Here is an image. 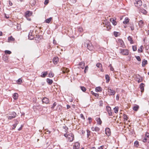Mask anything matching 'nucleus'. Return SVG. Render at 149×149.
Returning <instances> with one entry per match:
<instances>
[{"instance_id": "nucleus-1", "label": "nucleus", "mask_w": 149, "mask_h": 149, "mask_svg": "<svg viewBox=\"0 0 149 149\" xmlns=\"http://www.w3.org/2000/svg\"><path fill=\"white\" fill-rule=\"evenodd\" d=\"M84 45L85 47H87L90 51H92L94 49V48L92 44L88 40H86L84 42Z\"/></svg>"}, {"instance_id": "nucleus-2", "label": "nucleus", "mask_w": 149, "mask_h": 149, "mask_svg": "<svg viewBox=\"0 0 149 149\" xmlns=\"http://www.w3.org/2000/svg\"><path fill=\"white\" fill-rule=\"evenodd\" d=\"M104 26L106 27V30L109 31L111 29V26L110 24V23L107 20H104L103 22Z\"/></svg>"}, {"instance_id": "nucleus-3", "label": "nucleus", "mask_w": 149, "mask_h": 149, "mask_svg": "<svg viewBox=\"0 0 149 149\" xmlns=\"http://www.w3.org/2000/svg\"><path fill=\"white\" fill-rule=\"evenodd\" d=\"M64 136L68 139V140H69L70 142L72 141L74 139V135L72 133H70L68 135L65 134H64Z\"/></svg>"}, {"instance_id": "nucleus-4", "label": "nucleus", "mask_w": 149, "mask_h": 149, "mask_svg": "<svg viewBox=\"0 0 149 149\" xmlns=\"http://www.w3.org/2000/svg\"><path fill=\"white\" fill-rule=\"evenodd\" d=\"M32 13H33L32 12L29 11H27L25 12V16L27 20L29 21H30L31 20V19L29 18V17L31 16Z\"/></svg>"}, {"instance_id": "nucleus-5", "label": "nucleus", "mask_w": 149, "mask_h": 149, "mask_svg": "<svg viewBox=\"0 0 149 149\" xmlns=\"http://www.w3.org/2000/svg\"><path fill=\"white\" fill-rule=\"evenodd\" d=\"M120 53L124 55H127L129 54V51L127 49H120Z\"/></svg>"}, {"instance_id": "nucleus-6", "label": "nucleus", "mask_w": 149, "mask_h": 149, "mask_svg": "<svg viewBox=\"0 0 149 149\" xmlns=\"http://www.w3.org/2000/svg\"><path fill=\"white\" fill-rule=\"evenodd\" d=\"M107 90L108 94L109 95H114L116 93L115 91L111 89L110 87H108Z\"/></svg>"}, {"instance_id": "nucleus-7", "label": "nucleus", "mask_w": 149, "mask_h": 149, "mask_svg": "<svg viewBox=\"0 0 149 149\" xmlns=\"http://www.w3.org/2000/svg\"><path fill=\"white\" fill-rule=\"evenodd\" d=\"M136 1L135 2V5L136 6L139 7L142 5V2L140 0H135Z\"/></svg>"}, {"instance_id": "nucleus-8", "label": "nucleus", "mask_w": 149, "mask_h": 149, "mask_svg": "<svg viewBox=\"0 0 149 149\" xmlns=\"http://www.w3.org/2000/svg\"><path fill=\"white\" fill-rule=\"evenodd\" d=\"M17 114L16 113L14 112H12L11 114H10V116H7L8 118V119L11 120L12 118H15Z\"/></svg>"}, {"instance_id": "nucleus-9", "label": "nucleus", "mask_w": 149, "mask_h": 149, "mask_svg": "<svg viewBox=\"0 0 149 149\" xmlns=\"http://www.w3.org/2000/svg\"><path fill=\"white\" fill-rule=\"evenodd\" d=\"M33 31L31 30L29 33L28 38L30 40H33L34 38L33 35Z\"/></svg>"}, {"instance_id": "nucleus-10", "label": "nucleus", "mask_w": 149, "mask_h": 149, "mask_svg": "<svg viewBox=\"0 0 149 149\" xmlns=\"http://www.w3.org/2000/svg\"><path fill=\"white\" fill-rule=\"evenodd\" d=\"M62 72L63 73H68L69 72V70L68 68H61Z\"/></svg>"}, {"instance_id": "nucleus-11", "label": "nucleus", "mask_w": 149, "mask_h": 149, "mask_svg": "<svg viewBox=\"0 0 149 149\" xmlns=\"http://www.w3.org/2000/svg\"><path fill=\"white\" fill-rule=\"evenodd\" d=\"M106 109L109 115L110 116H111L112 115V113L111 111V107L109 106H107L106 107Z\"/></svg>"}, {"instance_id": "nucleus-12", "label": "nucleus", "mask_w": 149, "mask_h": 149, "mask_svg": "<svg viewBox=\"0 0 149 149\" xmlns=\"http://www.w3.org/2000/svg\"><path fill=\"white\" fill-rule=\"evenodd\" d=\"M118 44L121 47H123L124 43L123 41L121 39H119L118 40Z\"/></svg>"}, {"instance_id": "nucleus-13", "label": "nucleus", "mask_w": 149, "mask_h": 149, "mask_svg": "<svg viewBox=\"0 0 149 149\" xmlns=\"http://www.w3.org/2000/svg\"><path fill=\"white\" fill-rule=\"evenodd\" d=\"M41 36L39 35H36V37H35V40H36L37 42H39L41 40Z\"/></svg>"}, {"instance_id": "nucleus-14", "label": "nucleus", "mask_w": 149, "mask_h": 149, "mask_svg": "<svg viewBox=\"0 0 149 149\" xmlns=\"http://www.w3.org/2000/svg\"><path fill=\"white\" fill-rule=\"evenodd\" d=\"M85 63L84 62H81L79 64V68H81L83 69L85 66Z\"/></svg>"}, {"instance_id": "nucleus-15", "label": "nucleus", "mask_w": 149, "mask_h": 149, "mask_svg": "<svg viewBox=\"0 0 149 149\" xmlns=\"http://www.w3.org/2000/svg\"><path fill=\"white\" fill-rule=\"evenodd\" d=\"M111 131L110 129L109 128H106L105 129V134L108 136L110 135Z\"/></svg>"}, {"instance_id": "nucleus-16", "label": "nucleus", "mask_w": 149, "mask_h": 149, "mask_svg": "<svg viewBox=\"0 0 149 149\" xmlns=\"http://www.w3.org/2000/svg\"><path fill=\"white\" fill-rule=\"evenodd\" d=\"M42 101L43 103L47 104L49 102V100L46 97H44L42 100Z\"/></svg>"}, {"instance_id": "nucleus-17", "label": "nucleus", "mask_w": 149, "mask_h": 149, "mask_svg": "<svg viewBox=\"0 0 149 149\" xmlns=\"http://www.w3.org/2000/svg\"><path fill=\"white\" fill-rule=\"evenodd\" d=\"M58 61V58L57 57H55L53 58V61L55 64H57Z\"/></svg>"}, {"instance_id": "nucleus-18", "label": "nucleus", "mask_w": 149, "mask_h": 149, "mask_svg": "<svg viewBox=\"0 0 149 149\" xmlns=\"http://www.w3.org/2000/svg\"><path fill=\"white\" fill-rule=\"evenodd\" d=\"M143 20H141L139 22V25L140 27L142 28L144 24H143Z\"/></svg>"}, {"instance_id": "nucleus-19", "label": "nucleus", "mask_w": 149, "mask_h": 149, "mask_svg": "<svg viewBox=\"0 0 149 149\" xmlns=\"http://www.w3.org/2000/svg\"><path fill=\"white\" fill-rule=\"evenodd\" d=\"M47 74L48 73L47 71L43 72L41 73V77H45L47 76Z\"/></svg>"}, {"instance_id": "nucleus-20", "label": "nucleus", "mask_w": 149, "mask_h": 149, "mask_svg": "<svg viewBox=\"0 0 149 149\" xmlns=\"http://www.w3.org/2000/svg\"><path fill=\"white\" fill-rule=\"evenodd\" d=\"M139 76V77L136 78V81H137L138 83H140L142 81L143 79L142 77Z\"/></svg>"}, {"instance_id": "nucleus-21", "label": "nucleus", "mask_w": 149, "mask_h": 149, "mask_svg": "<svg viewBox=\"0 0 149 149\" xmlns=\"http://www.w3.org/2000/svg\"><path fill=\"white\" fill-rule=\"evenodd\" d=\"M14 121L15 123V124L13 125V127L12 128L13 129H14L16 127V126H17V125L19 123V122L17 120H15Z\"/></svg>"}, {"instance_id": "nucleus-22", "label": "nucleus", "mask_w": 149, "mask_h": 149, "mask_svg": "<svg viewBox=\"0 0 149 149\" xmlns=\"http://www.w3.org/2000/svg\"><path fill=\"white\" fill-rule=\"evenodd\" d=\"M130 19L128 17L125 18V20L123 22V23L124 24H127L129 22Z\"/></svg>"}, {"instance_id": "nucleus-23", "label": "nucleus", "mask_w": 149, "mask_h": 149, "mask_svg": "<svg viewBox=\"0 0 149 149\" xmlns=\"http://www.w3.org/2000/svg\"><path fill=\"white\" fill-rule=\"evenodd\" d=\"M110 20V22H112L113 25L115 26L116 25L117 22L113 19L111 18Z\"/></svg>"}, {"instance_id": "nucleus-24", "label": "nucleus", "mask_w": 149, "mask_h": 149, "mask_svg": "<svg viewBox=\"0 0 149 149\" xmlns=\"http://www.w3.org/2000/svg\"><path fill=\"white\" fill-rule=\"evenodd\" d=\"M96 120L98 124L100 125L102 124V121L100 118H96Z\"/></svg>"}, {"instance_id": "nucleus-25", "label": "nucleus", "mask_w": 149, "mask_h": 149, "mask_svg": "<svg viewBox=\"0 0 149 149\" xmlns=\"http://www.w3.org/2000/svg\"><path fill=\"white\" fill-rule=\"evenodd\" d=\"M13 97L14 100H17L18 97V94L17 93H14L13 95Z\"/></svg>"}, {"instance_id": "nucleus-26", "label": "nucleus", "mask_w": 149, "mask_h": 149, "mask_svg": "<svg viewBox=\"0 0 149 149\" xmlns=\"http://www.w3.org/2000/svg\"><path fill=\"white\" fill-rule=\"evenodd\" d=\"M147 63V61L146 60L144 59L142 62V66L143 67H144Z\"/></svg>"}, {"instance_id": "nucleus-27", "label": "nucleus", "mask_w": 149, "mask_h": 149, "mask_svg": "<svg viewBox=\"0 0 149 149\" xmlns=\"http://www.w3.org/2000/svg\"><path fill=\"white\" fill-rule=\"evenodd\" d=\"M145 85L143 83H141L140 85V88L141 90V92H142L144 90V87Z\"/></svg>"}, {"instance_id": "nucleus-28", "label": "nucleus", "mask_w": 149, "mask_h": 149, "mask_svg": "<svg viewBox=\"0 0 149 149\" xmlns=\"http://www.w3.org/2000/svg\"><path fill=\"white\" fill-rule=\"evenodd\" d=\"M130 28L131 30L133 31L134 29V26L133 23H130Z\"/></svg>"}, {"instance_id": "nucleus-29", "label": "nucleus", "mask_w": 149, "mask_h": 149, "mask_svg": "<svg viewBox=\"0 0 149 149\" xmlns=\"http://www.w3.org/2000/svg\"><path fill=\"white\" fill-rule=\"evenodd\" d=\"M95 91L97 92H100L102 91V88L100 87H97L95 88Z\"/></svg>"}, {"instance_id": "nucleus-30", "label": "nucleus", "mask_w": 149, "mask_h": 149, "mask_svg": "<svg viewBox=\"0 0 149 149\" xmlns=\"http://www.w3.org/2000/svg\"><path fill=\"white\" fill-rule=\"evenodd\" d=\"M139 108V106L138 105H136L135 106H134L133 107V109L135 111H136L138 110Z\"/></svg>"}, {"instance_id": "nucleus-31", "label": "nucleus", "mask_w": 149, "mask_h": 149, "mask_svg": "<svg viewBox=\"0 0 149 149\" xmlns=\"http://www.w3.org/2000/svg\"><path fill=\"white\" fill-rule=\"evenodd\" d=\"M8 56H7V54H4L3 57V58L4 61H6L8 59Z\"/></svg>"}, {"instance_id": "nucleus-32", "label": "nucleus", "mask_w": 149, "mask_h": 149, "mask_svg": "<svg viewBox=\"0 0 149 149\" xmlns=\"http://www.w3.org/2000/svg\"><path fill=\"white\" fill-rule=\"evenodd\" d=\"M52 19V18L51 17H50L46 19L45 20V22L46 23H50V22Z\"/></svg>"}, {"instance_id": "nucleus-33", "label": "nucleus", "mask_w": 149, "mask_h": 149, "mask_svg": "<svg viewBox=\"0 0 149 149\" xmlns=\"http://www.w3.org/2000/svg\"><path fill=\"white\" fill-rule=\"evenodd\" d=\"M127 39L128 40L130 41L131 44L133 43V42L132 40V38L131 36H129L127 38Z\"/></svg>"}, {"instance_id": "nucleus-34", "label": "nucleus", "mask_w": 149, "mask_h": 149, "mask_svg": "<svg viewBox=\"0 0 149 149\" xmlns=\"http://www.w3.org/2000/svg\"><path fill=\"white\" fill-rule=\"evenodd\" d=\"M8 42L10 41H13L15 40V39L12 36H11L8 37Z\"/></svg>"}, {"instance_id": "nucleus-35", "label": "nucleus", "mask_w": 149, "mask_h": 149, "mask_svg": "<svg viewBox=\"0 0 149 149\" xmlns=\"http://www.w3.org/2000/svg\"><path fill=\"white\" fill-rule=\"evenodd\" d=\"M140 11L144 14H146L147 12L146 10L143 8L140 9Z\"/></svg>"}, {"instance_id": "nucleus-36", "label": "nucleus", "mask_w": 149, "mask_h": 149, "mask_svg": "<svg viewBox=\"0 0 149 149\" xmlns=\"http://www.w3.org/2000/svg\"><path fill=\"white\" fill-rule=\"evenodd\" d=\"M105 77L106 79L107 80L106 82L107 83H108L109 82L110 80L109 77V76L107 74H106L105 75Z\"/></svg>"}, {"instance_id": "nucleus-37", "label": "nucleus", "mask_w": 149, "mask_h": 149, "mask_svg": "<svg viewBox=\"0 0 149 149\" xmlns=\"http://www.w3.org/2000/svg\"><path fill=\"white\" fill-rule=\"evenodd\" d=\"M47 81L50 85L51 84L53 83L52 80L48 78L47 79Z\"/></svg>"}, {"instance_id": "nucleus-38", "label": "nucleus", "mask_w": 149, "mask_h": 149, "mask_svg": "<svg viewBox=\"0 0 149 149\" xmlns=\"http://www.w3.org/2000/svg\"><path fill=\"white\" fill-rule=\"evenodd\" d=\"M138 51L139 52H143V47L141 45V46L140 48L139 49Z\"/></svg>"}, {"instance_id": "nucleus-39", "label": "nucleus", "mask_w": 149, "mask_h": 149, "mask_svg": "<svg viewBox=\"0 0 149 149\" xmlns=\"http://www.w3.org/2000/svg\"><path fill=\"white\" fill-rule=\"evenodd\" d=\"M75 147H76V148H79V144L78 142L75 143L74 145Z\"/></svg>"}, {"instance_id": "nucleus-40", "label": "nucleus", "mask_w": 149, "mask_h": 149, "mask_svg": "<svg viewBox=\"0 0 149 149\" xmlns=\"http://www.w3.org/2000/svg\"><path fill=\"white\" fill-rule=\"evenodd\" d=\"M118 107H116L114 108L113 109L114 111V112L115 113H117L118 112Z\"/></svg>"}, {"instance_id": "nucleus-41", "label": "nucleus", "mask_w": 149, "mask_h": 149, "mask_svg": "<svg viewBox=\"0 0 149 149\" xmlns=\"http://www.w3.org/2000/svg\"><path fill=\"white\" fill-rule=\"evenodd\" d=\"M54 76V74L52 72H50L49 74V77H53Z\"/></svg>"}, {"instance_id": "nucleus-42", "label": "nucleus", "mask_w": 149, "mask_h": 149, "mask_svg": "<svg viewBox=\"0 0 149 149\" xmlns=\"http://www.w3.org/2000/svg\"><path fill=\"white\" fill-rule=\"evenodd\" d=\"M17 83L18 84H21L22 82V81L21 78L19 79L17 81Z\"/></svg>"}, {"instance_id": "nucleus-43", "label": "nucleus", "mask_w": 149, "mask_h": 149, "mask_svg": "<svg viewBox=\"0 0 149 149\" xmlns=\"http://www.w3.org/2000/svg\"><path fill=\"white\" fill-rule=\"evenodd\" d=\"M5 54H10L11 53V52L9 50H5Z\"/></svg>"}, {"instance_id": "nucleus-44", "label": "nucleus", "mask_w": 149, "mask_h": 149, "mask_svg": "<svg viewBox=\"0 0 149 149\" xmlns=\"http://www.w3.org/2000/svg\"><path fill=\"white\" fill-rule=\"evenodd\" d=\"M114 35L116 37L118 36L119 35V32L115 31L113 33Z\"/></svg>"}, {"instance_id": "nucleus-45", "label": "nucleus", "mask_w": 149, "mask_h": 149, "mask_svg": "<svg viewBox=\"0 0 149 149\" xmlns=\"http://www.w3.org/2000/svg\"><path fill=\"white\" fill-rule=\"evenodd\" d=\"M139 143L138 141H136L134 142V145L135 146L137 147L139 145Z\"/></svg>"}, {"instance_id": "nucleus-46", "label": "nucleus", "mask_w": 149, "mask_h": 149, "mask_svg": "<svg viewBox=\"0 0 149 149\" xmlns=\"http://www.w3.org/2000/svg\"><path fill=\"white\" fill-rule=\"evenodd\" d=\"M80 88L81 90L83 92H85L86 91V89L85 87L84 86H81Z\"/></svg>"}, {"instance_id": "nucleus-47", "label": "nucleus", "mask_w": 149, "mask_h": 149, "mask_svg": "<svg viewBox=\"0 0 149 149\" xmlns=\"http://www.w3.org/2000/svg\"><path fill=\"white\" fill-rule=\"evenodd\" d=\"M135 58L136 59L139 61H141V59L140 58V57L139 56H135Z\"/></svg>"}, {"instance_id": "nucleus-48", "label": "nucleus", "mask_w": 149, "mask_h": 149, "mask_svg": "<svg viewBox=\"0 0 149 149\" xmlns=\"http://www.w3.org/2000/svg\"><path fill=\"white\" fill-rule=\"evenodd\" d=\"M94 130L95 131L98 132L100 130V128L97 127H95Z\"/></svg>"}, {"instance_id": "nucleus-49", "label": "nucleus", "mask_w": 149, "mask_h": 149, "mask_svg": "<svg viewBox=\"0 0 149 149\" xmlns=\"http://www.w3.org/2000/svg\"><path fill=\"white\" fill-rule=\"evenodd\" d=\"M96 66L98 68H100L102 67V65L100 63H97V64Z\"/></svg>"}, {"instance_id": "nucleus-50", "label": "nucleus", "mask_w": 149, "mask_h": 149, "mask_svg": "<svg viewBox=\"0 0 149 149\" xmlns=\"http://www.w3.org/2000/svg\"><path fill=\"white\" fill-rule=\"evenodd\" d=\"M56 102H54L53 103L52 106V107L51 108L53 109H54V107L55 106H56Z\"/></svg>"}, {"instance_id": "nucleus-51", "label": "nucleus", "mask_w": 149, "mask_h": 149, "mask_svg": "<svg viewBox=\"0 0 149 149\" xmlns=\"http://www.w3.org/2000/svg\"><path fill=\"white\" fill-rule=\"evenodd\" d=\"M146 49L148 53L149 54V46L147 45L146 47Z\"/></svg>"}, {"instance_id": "nucleus-52", "label": "nucleus", "mask_w": 149, "mask_h": 149, "mask_svg": "<svg viewBox=\"0 0 149 149\" xmlns=\"http://www.w3.org/2000/svg\"><path fill=\"white\" fill-rule=\"evenodd\" d=\"M132 47L133 51H135L136 50V46H133Z\"/></svg>"}, {"instance_id": "nucleus-53", "label": "nucleus", "mask_w": 149, "mask_h": 149, "mask_svg": "<svg viewBox=\"0 0 149 149\" xmlns=\"http://www.w3.org/2000/svg\"><path fill=\"white\" fill-rule=\"evenodd\" d=\"M109 67L110 68V70L111 71H113L114 70V69L113 67H112L111 65V64H110Z\"/></svg>"}, {"instance_id": "nucleus-54", "label": "nucleus", "mask_w": 149, "mask_h": 149, "mask_svg": "<svg viewBox=\"0 0 149 149\" xmlns=\"http://www.w3.org/2000/svg\"><path fill=\"white\" fill-rule=\"evenodd\" d=\"M124 121H127V117L126 115H124Z\"/></svg>"}, {"instance_id": "nucleus-55", "label": "nucleus", "mask_w": 149, "mask_h": 149, "mask_svg": "<svg viewBox=\"0 0 149 149\" xmlns=\"http://www.w3.org/2000/svg\"><path fill=\"white\" fill-rule=\"evenodd\" d=\"M87 137H88V136H89L90 135V131L89 130H87Z\"/></svg>"}, {"instance_id": "nucleus-56", "label": "nucleus", "mask_w": 149, "mask_h": 149, "mask_svg": "<svg viewBox=\"0 0 149 149\" xmlns=\"http://www.w3.org/2000/svg\"><path fill=\"white\" fill-rule=\"evenodd\" d=\"M88 68V66H86L85 67V70L84 71V72L85 73L86 72V71H87Z\"/></svg>"}, {"instance_id": "nucleus-57", "label": "nucleus", "mask_w": 149, "mask_h": 149, "mask_svg": "<svg viewBox=\"0 0 149 149\" xmlns=\"http://www.w3.org/2000/svg\"><path fill=\"white\" fill-rule=\"evenodd\" d=\"M49 1V0H45L44 2V4L45 5L47 4L48 3Z\"/></svg>"}, {"instance_id": "nucleus-58", "label": "nucleus", "mask_w": 149, "mask_h": 149, "mask_svg": "<svg viewBox=\"0 0 149 149\" xmlns=\"http://www.w3.org/2000/svg\"><path fill=\"white\" fill-rule=\"evenodd\" d=\"M78 31L80 32H81L83 31V29L82 28L79 27L78 28Z\"/></svg>"}, {"instance_id": "nucleus-59", "label": "nucleus", "mask_w": 149, "mask_h": 149, "mask_svg": "<svg viewBox=\"0 0 149 149\" xmlns=\"http://www.w3.org/2000/svg\"><path fill=\"white\" fill-rule=\"evenodd\" d=\"M147 138L146 137L145 138H144L143 140V142H147Z\"/></svg>"}, {"instance_id": "nucleus-60", "label": "nucleus", "mask_w": 149, "mask_h": 149, "mask_svg": "<svg viewBox=\"0 0 149 149\" xmlns=\"http://www.w3.org/2000/svg\"><path fill=\"white\" fill-rule=\"evenodd\" d=\"M94 95L96 97H98L99 96V94L97 93H95V95Z\"/></svg>"}, {"instance_id": "nucleus-61", "label": "nucleus", "mask_w": 149, "mask_h": 149, "mask_svg": "<svg viewBox=\"0 0 149 149\" xmlns=\"http://www.w3.org/2000/svg\"><path fill=\"white\" fill-rule=\"evenodd\" d=\"M104 147V146H101L100 147H99L98 149H103Z\"/></svg>"}, {"instance_id": "nucleus-62", "label": "nucleus", "mask_w": 149, "mask_h": 149, "mask_svg": "<svg viewBox=\"0 0 149 149\" xmlns=\"http://www.w3.org/2000/svg\"><path fill=\"white\" fill-rule=\"evenodd\" d=\"M80 116L82 118H83L84 119H85L84 116L82 114H80Z\"/></svg>"}, {"instance_id": "nucleus-63", "label": "nucleus", "mask_w": 149, "mask_h": 149, "mask_svg": "<svg viewBox=\"0 0 149 149\" xmlns=\"http://www.w3.org/2000/svg\"><path fill=\"white\" fill-rule=\"evenodd\" d=\"M119 99V95H117L116 96V99L117 100H118Z\"/></svg>"}, {"instance_id": "nucleus-64", "label": "nucleus", "mask_w": 149, "mask_h": 149, "mask_svg": "<svg viewBox=\"0 0 149 149\" xmlns=\"http://www.w3.org/2000/svg\"><path fill=\"white\" fill-rule=\"evenodd\" d=\"M70 107H71L69 105H67V109H69L70 108Z\"/></svg>"}]
</instances>
